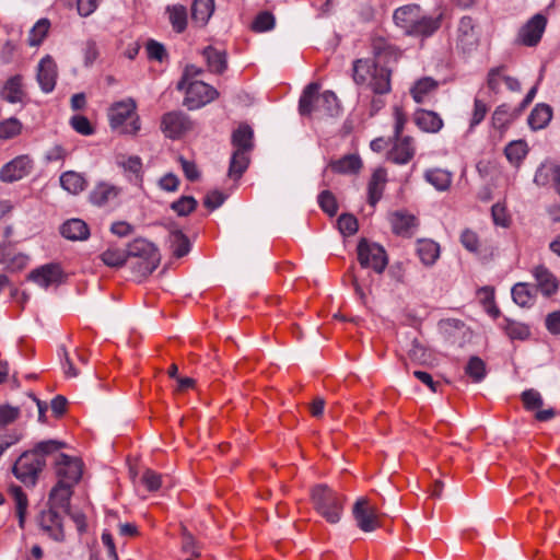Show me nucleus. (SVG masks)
Here are the masks:
<instances>
[{
	"mask_svg": "<svg viewBox=\"0 0 560 560\" xmlns=\"http://www.w3.org/2000/svg\"><path fill=\"white\" fill-rule=\"evenodd\" d=\"M522 401L525 409L530 411L538 410L544 404L539 392L533 388L526 389L522 393Z\"/></svg>",
	"mask_w": 560,
	"mask_h": 560,
	"instance_id": "obj_58",
	"label": "nucleus"
},
{
	"mask_svg": "<svg viewBox=\"0 0 560 560\" xmlns=\"http://www.w3.org/2000/svg\"><path fill=\"white\" fill-rule=\"evenodd\" d=\"M439 88V82L430 77H424L415 82L410 89L413 101L418 104L423 103Z\"/></svg>",
	"mask_w": 560,
	"mask_h": 560,
	"instance_id": "obj_32",
	"label": "nucleus"
},
{
	"mask_svg": "<svg viewBox=\"0 0 560 560\" xmlns=\"http://www.w3.org/2000/svg\"><path fill=\"white\" fill-rule=\"evenodd\" d=\"M456 49L463 54H471L480 44V30L471 16L459 19L454 37Z\"/></svg>",
	"mask_w": 560,
	"mask_h": 560,
	"instance_id": "obj_6",
	"label": "nucleus"
},
{
	"mask_svg": "<svg viewBox=\"0 0 560 560\" xmlns=\"http://www.w3.org/2000/svg\"><path fill=\"white\" fill-rule=\"evenodd\" d=\"M352 515L362 532L370 533L381 527L377 509L365 497H361L354 502Z\"/></svg>",
	"mask_w": 560,
	"mask_h": 560,
	"instance_id": "obj_11",
	"label": "nucleus"
},
{
	"mask_svg": "<svg viewBox=\"0 0 560 560\" xmlns=\"http://www.w3.org/2000/svg\"><path fill=\"white\" fill-rule=\"evenodd\" d=\"M20 417V408L10 405L0 406V428L13 423Z\"/></svg>",
	"mask_w": 560,
	"mask_h": 560,
	"instance_id": "obj_64",
	"label": "nucleus"
},
{
	"mask_svg": "<svg viewBox=\"0 0 560 560\" xmlns=\"http://www.w3.org/2000/svg\"><path fill=\"white\" fill-rule=\"evenodd\" d=\"M508 67L505 65L497 66L489 69L487 74L488 89L498 94L501 91V83L504 82Z\"/></svg>",
	"mask_w": 560,
	"mask_h": 560,
	"instance_id": "obj_47",
	"label": "nucleus"
},
{
	"mask_svg": "<svg viewBox=\"0 0 560 560\" xmlns=\"http://www.w3.org/2000/svg\"><path fill=\"white\" fill-rule=\"evenodd\" d=\"M39 526L42 532L51 539L56 541H62L65 539L62 520L56 510L49 509L42 512L39 517Z\"/></svg>",
	"mask_w": 560,
	"mask_h": 560,
	"instance_id": "obj_19",
	"label": "nucleus"
},
{
	"mask_svg": "<svg viewBox=\"0 0 560 560\" xmlns=\"http://www.w3.org/2000/svg\"><path fill=\"white\" fill-rule=\"evenodd\" d=\"M125 250L127 258L131 256L140 259L138 267L142 276L152 273L160 262V255L156 247L153 243L144 238L133 240Z\"/></svg>",
	"mask_w": 560,
	"mask_h": 560,
	"instance_id": "obj_5",
	"label": "nucleus"
},
{
	"mask_svg": "<svg viewBox=\"0 0 560 560\" xmlns=\"http://www.w3.org/2000/svg\"><path fill=\"white\" fill-rule=\"evenodd\" d=\"M184 105L189 110L199 109L219 97V92L202 81L186 83Z\"/></svg>",
	"mask_w": 560,
	"mask_h": 560,
	"instance_id": "obj_8",
	"label": "nucleus"
},
{
	"mask_svg": "<svg viewBox=\"0 0 560 560\" xmlns=\"http://www.w3.org/2000/svg\"><path fill=\"white\" fill-rule=\"evenodd\" d=\"M108 120L110 128L122 135L135 136L141 128L137 103L131 97L112 104L108 109Z\"/></svg>",
	"mask_w": 560,
	"mask_h": 560,
	"instance_id": "obj_3",
	"label": "nucleus"
},
{
	"mask_svg": "<svg viewBox=\"0 0 560 560\" xmlns=\"http://www.w3.org/2000/svg\"><path fill=\"white\" fill-rule=\"evenodd\" d=\"M492 219L495 225L508 228L511 223V218L506 208L501 203H495L491 208Z\"/></svg>",
	"mask_w": 560,
	"mask_h": 560,
	"instance_id": "obj_62",
	"label": "nucleus"
},
{
	"mask_svg": "<svg viewBox=\"0 0 560 560\" xmlns=\"http://www.w3.org/2000/svg\"><path fill=\"white\" fill-rule=\"evenodd\" d=\"M339 101L332 91L319 93V84L310 83L303 91L299 101V112L302 116L319 114L334 116L339 112Z\"/></svg>",
	"mask_w": 560,
	"mask_h": 560,
	"instance_id": "obj_2",
	"label": "nucleus"
},
{
	"mask_svg": "<svg viewBox=\"0 0 560 560\" xmlns=\"http://www.w3.org/2000/svg\"><path fill=\"white\" fill-rule=\"evenodd\" d=\"M416 253L424 266L431 267L439 259L441 247L431 238H419L416 243Z\"/></svg>",
	"mask_w": 560,
	"mask_h": 560,
	"instance_id": "obj_28",
	"label": "nucleus"
},
{
	"mask_svg": "<svg viewBox=\"0 0 560 560\" xmlns=\"http://www.w3.org/2000/svg\"><path fill=\"white\" fill-rule=\"evenodd\" d=\"M27 280L40 288L47 289L61 282L62 270L58 264H46L33 269L27 275Z\"/></svg>",
	"mask_w": 560,
	"mask_h": 560,
	"instance_id": "obj_18",
	"label": "nucleus"
},
{
	"mask_svg": "<svg viewBox=\"0 0 560 560\" xmlns=\"http://www.w3.org/2000/svg\"><path fill=\"white\" fill-rule=\"evenodd\" d=\"M370 48L373 56L371 59L376 60L380 65L381 62L386 66L389 62H398L402 57V50L381 35L371 36Z\"/></svg>",
	"mask_w": 560,
	"mask_h": 560,
	"instance_id": "obj_13",
	"label": "nucleus"
},
{
	"mask_svg": "<svg viewBox=\"0 0 560 560\" xmlns=\"http://www.w3.org/2000/svg\"><path fill=\"white\" fill-rule=\"evenodd\" d=\"M34 162L27 154H22L5 163L0 170V180L14 183L26 177L33 170Z\"/></svg>",
	"mask_w": 560,
	"mask_h": 560,
	"instance_id": "obj_14",
	"label": "nucleus"
},
{
	"mask_svg": "<svg viewBox=\"0 0 560 560\" xmlns=\"http://www.w3.org/2000/svg\"><path fill=\"white\" fill-rule=\"evenodd\" d=\"M416 142L410 136L393 138V145L387 153V159L394 164L405 165L416 154Z\"/></svg>",
	"mask_w": 560,
	"mask_h": 560,
	"instance_id": "obj_16",
	"label": "nucleus"
},
{
	"mask_svg": "<svg viewBox=\"0 0 560 560\" xmlns=\"http://www.w3.org/2000/svg\"><path fill=\"white\" fill-rule=\"evenodd\" d=\"M45 466V459L36 452L23 453L13 466V474L26 486H34L38 474Z\"/></svg>",
	"mask_w": 560,
	"mask_h": 560,
	"instance_id": "obj_7",
	"label": "nucleus"
},
{
	"mask_svg": "<svg viewBox=\"0 0 560 560\" xmlns=\"http://www.w3.org/2000/svg\"><path fill=\"white\" fill-rule=\"evenodd\" d=\"M50 28V22L48 19H40L32 27L28 35V44L31 46H38L42 44Z\"/></svg>",
	"mask_w": 560,
	"mask_h": 560,
	"instance_id": "obj_49",
	"label": "nucleus"
},
{
	"mask_svg": "<svg viewBox=\"0 0 560 560\" xmlns=\"http://www.w3.org/2000/svg\"><path fill=\"white\" fill-rule=\"evenodd\" d=\"M489 110V107L487 105V103L478 97L475 98L474 101V109H472V114H471V119H470V128H475L476 126H478L486 117L487 113Z\"/></svg>",
	"mask_w": 560,
	"mask_h": 560,
	"instance_id": "obj_60",
	"label": "nucleus"
},
{
	"mask_svg": "<svg viewBox=\"0 0 560 560\" xmlns=\"http://www.w3.org/2000/svg\"><path fill=\"white\" fill-rule=\"evenodd\" d=\"M10 493L15 502L16 514L19 517L20 526L23 527L24 517L26 514L27 505H28L27 497L24 493V491L22 490V488L19 486H12L10 488Z\"/></svg>",
	"mask_w": 560,
	"mask_h": 560,
	"instance_id": "obj_48",
	"label": "nucleus"
},
{
	"mask_svg": "<svg viewBox=\"0 0 560 560\" xmlns=\"http://www.w3.org/2000/svg\"><path fill=\"white\" fill-rule=\"evenodd\" d=\"M425 180L438 190L445 191L452 184V174L442 168H431L424 173Z\"/></svg>",
	"mask_w": 560,
	"mask_h": 560,
	"instance_id": "obj_41",
	"label": "nucleus"
},
{
	"mask_svg": "<svg viewBox=\"0 0 560 560\" xmlns=\"http://www.w3.org/2000/svg\"><path fill=\"white\" fill-rule=\"evenodd\" d=\"M22 124L16 118H9L0 122V140L12 139L21 133Z\"/></svg>",
	"mask_w": 560,
	"mask_h": 560,
	"instance_id": "obj_52",
	"label": "nucleus"
},
{
	"mask_svg": "<svg viewBox=\"0 0 560 560\" xmlns=\"http://www.w3.org/2000/svg\"><path fill=\"white\" fill-rule=\"evenodd\" d=\"M393 138L405 137L402 135L405 126L408 122V115L401 106L393 107Z\"/></svg>",
	"mask_w": 560,
	"mask_h": 560,
	"instance_id": "obj_50",
	"label": "nucleus"
},
{
	"mask_svg": "<svg viewBox=\"0 0 560 560\" xmlns=\"http://www.w3.org/2000/svg\"><path fill=\"white\" fill-rule=\"evenodd\" d=\"M182 550L183 552L196 558L200 557L201 555L200 548L197 545L194 536L187 530H184L182 535Z\"/></svg>",
	"mask_w": 560,
	"mask_h": 560,
	"instance_id": "obj_63",
	"label": "nucleus"
},
{
	"mask_svg": "<svg viewBox=\"0 0 560 560\" xmlns=\"http://www.w3.org/2000/svg\"><path fill=\"white\" fill-rule=\"evenodd\" d=\"M22 77L20 74L8 79L1 90V96L11 104L21 103L25 96L23 90Z\"/></svg>",
	"mask_w": 560,
	"mask_h": 560,
	"instance_id": "obj_31",
	"label": "nucleus"
},
{
	"mask_svg": "<svg viewBox=\"0 0 560 560\" xmlns=\"http://www.w3.org/2000/svg\"><path fill=\"white\" fill-rule=\"evenodd\" d=\"M101 260L108 267L119 268L127 261V253L119 247H108L101 254Z\"/></svg>",
	"mask_w": 560,
	"mask_h": 560,
	"instance_id": "obj_46",
	"label": "nucleus"
},
{
	"mask_svg": "<svg viewBox=\"0 0 560 560\" xmlns=\"http://www.w3.org/2000/svg\"><path fill=\"white\" fill-rule=\"evenodd\" d=\"M465 372L474 382H480L486 376V364L479 357H471L465 368Z\"/></svg>",
	"mask_w": 560,
	"mask_h": 560,
	"instance_id": "obj_51",
	"label": "nucleus"
},
{
	"mask_svg": "<svg viewBox=\"0 0 560 560\" xmlns=\"http://www.w3.org/2000/svg\"><path fill=\"white\" fill-rule=\"evenodd\" d=\"M192 121L185 113L172 110L165 113L161 118V131L168 139H179L192 129Z\"/></svg>",
	"mask_w": 560,
	"mask_h": 560,
	"instance_id": "obj_12",
	"label": "nucleus"
},
{
	"mask_svg": "<svg viewBox=\"0 0 560 560\" xmlns=\"http://www.w3.org/2000/svg\"><path fill=\"white\" fill-rule=\"evenodd\" d=\"M530 273L536 282L537 290L546 298L555 295L560 287L557 276L545 265L534 266Z\"/></svg>",
	"mask_w": 560,
	"mask_h": 560,
	"instance_id": "obj_17",
	"label": "nucleus"
},
{
	"mask_svg": "<svg viewBox=\"0 0 560 560\" xmlns=\"http://www.w3.org/2000/svg\"><path fill=\"white\" fill-rule=\"evenodd\" d=\"M352 80L357 85H366L374 94L392 91V70L371 58H359L352 62Z\"/></svg>",
	"mask_w": 560,
	"mask_h": 560,
	"instance_id": "obj_1",
	"label": "nucleus"
},
{
	"mask_svg": "<svg viewBox=\"0 0 560 560\" xmlns=\"http://www.w3.org/2000/svg\"><path fill=\"white\" fill-rule=\"evenodd\" d=\"M214 0H194L191 19L197 26H205L214 12Z\"/></svg>",
	"mask_w": 560,
	"mask_h": 560,
	"instance_id": "obj_33",
	"label": "nucleus"
},
{
	"mask_svg": "<svg viewBox=\"0 0 560 560\" xmlns=\"http://www.w3.org/2000/svg\"><path fill=\"white\" fill-rule=\"evenodd\" d=\"M413 120L419 129L429 133H436L444 126L443 119L438 113L422 108L415 113Z\"/></svg>",
	"mask_w": 560,
	"mask_h": 560,
	"instance_id": "obj_27",
	"label": "nucleus"
},
{
	"mask_svg": "<svg viewBox=\"0 0 560 560\" xmlns=\"http://www.w3.org/2000/svg\"><path fill=\"white\" fill-rule=\"evenodd\" d=\"M358 259L363 268H372L377 273H382L388 262L385 249L366 240H361L358 244Z\"/></svg>",
	"mask_w": 560,
	"mask_h": 560,
	"instance_id": "obj_9",
	"label": "nucleus"
},
{
	"mask_svg": "<svg viewBox=\"0 0 560 560\" xmlns=\"http://www.w3.org/2000/svg\"><path fill=\"white\" fill-rule=\"evenodd\" d=\"M202 55L207 61L209 71L213 73H222L226 69V55L212 46L203 49Z\"/></svg>",
	"mask_w": 560,
	"mask_h": 560,
	"instance_id": "obj_39",
	"label": "nucleus"
},
{
	"mask_svg": "<svg viewBox=\"0 0 560 560\" xmlns=\"http://www.w3.org/2000/svg\"><path fill=\"white\" fill-rule=\"evenodd\" d=\"M30 257L16 249L10 243L0 244V264L10 271H20L28 264Z\"/></svg>",
	"mask_w": 560,
	"mask_h": 560,
	"instance_id": "obj_24",
	"label": "nucleus"
},
{
	"mask_svg": "<svg viewBox=\"0 0 560 560\" xmlns=\"http://www.w3.org/2000/svg\"><path fill=\"white\" fill-rule=\"evenodd\" d=\"M318 205L320 209L329 217H334L338 212V203L336 197L329 190H324L319 194Z\"/></svg>",
	"mask_w": 560,
	"mask_h": 560,
	"instance_id": "obj_53",
	"label": "nucleus"
},
{
	"mask_svg": "<svg viewBox=\"0 0 560 560\" xmlns=\"http://www.w3.org/2000/svg\"><path fill=\"white\" fill-rule=\"evenodd\" d=\"M511 293L513 301L522 307H529L534 303L535 294L526 282L514 284Z\"/></svg>",
	"mask_w": 560,
	"mask_h": 560,
	"instance_id": "obj_43",
	"label": "nucleus"
},
{
	"mask_svg": "<svg viewBox=\"0 0 560 560\" xmlns=\"http://www.w3.org/2000/svg\"><path fill=\"white\" fill-rule=\"evenodd\" d=\"M548 20L541 13L533 15L517 31L515 42L525 47H536L546 31Z\"/></svg>",
	"mask_w": 560,
	"mask_h": 560,
	"instance_id": "obj_10",
	"label": "nucleus"
},
{
	"mask_svg": "<svg viewBox=\"0 0 560 560\" xmlns=\"http://www.w3.org/2000/svg\"><path fill=\"white\" fill-rule=\"evenodd\" d=\"M120 194V187L107 182H100L91 190L89 199L94 206L104 207L116 201Z\"/></svg>",
	"mask_w": 560,
	"mask_h": 560,
	"instance_id": "obj_22",
	"label": "nucleus"
},
{
	"mask_svg": "<svg viewBox=\"0 0 560 560\" xmlns=\"http://www.w3.org/2000/svg\"><path fill=\"white\" fill-rule=\"evenodd\" d=\"M61 187L72 195H78L86 187L85 178L74 171H68L60 176Z\"/></svg>",
	"mask_w": 560,
	"mask_h": 560,
	"instance_id": "obj_40",
	"label": "nucleus"
},
{
	"mask_svg": "<svg viewBox=\"0 0 560 560\" xmlns=\"http://www.w3.org/2000/svg\"><path fill=\"white\" fill-rule=\"evenodd\" d=\"M506 159L514 165H518L528 153L527 143L524 140L510 142L504 150Z\"/></svg>",
	"mask_w": 560,
	"mask_h": 560,
	"instance_id": "obj_45",
	"label": "nucleus"
},
{
	"mask_svg": "<svg viewBox=\"0 0 560 560\" xmlns=\"http://www.w3.org/2000/svg\"><path fill=\"white\" fill-rule=\"evenodd\" d=\"M329 167L339 174H357L362 167V161L359 155L348 154L339 160L331 161Z\"/></svg>",
	"mask_w": 560,
	"mask_h": 560,
	"instance_id": "obj_35",
	"label": "nucleus"
},
{
	"mask_svg": "<svg viewBox=\"0 0 560 560\" xmlns=\"http://www.w3.org/2000/svg\"><path fill=\"white\" fill-rule=\"evenodd\" d=\"M389 221L393 232L402 237H411L419 225V221L413 214L404 211L394 212Z\"/></svg>",
	"mask_w": 560,
	"mask_h": 560,
	"instance_id": "obj_23",
	"label": "nucleus"
},
{
	"mask_svg": "<svg viewBox=\"0 0 560 560\" xmlns=\"http://www.w3.org/2000/svg\"><path fill=\"white\" fill-rule=\"evenodd\" d=\"M145 50H147L148 58L151 60H156V61L162 62L167 57L165 47L161 43H159L154 39L148 40V43L145 45Z\"/></svg>",
	"mask_w": 560,
	"mask_h": 560,
	"instance_id": "obj_61",
	"label": "nucleus"
},
{
	"mask_svg": "<svg viewBox=\"0 0 560 560\" xmlns=\"http://www.w3.org/2000/svg\"><path fill=\"white\" fill-rule=\"evenodd\" d=\"M170 243L172 253L177 258L186 256L190 250L189 240L182 231H172L170 233Z\"/></svg>",
	"mask_w": 560,
	"mask_h": 560,
	"instance_id": "obj_44",
	"label": "nucleus"
},
{
	"mask_svg": "<svg viewBox=\"0 0 560 560\" xmlns=\"http://www.w3.org/2000/svg\"><path fill=\"white\" fill-rule=\"evenodd\" d=\"M56 474L58 482L74 486L82 476V463L75 457L59 454L56 458Z\"/></svg>",
	"mask_w": 560,
	"mask_h": 560,
	"instance_id": "obj_15",
	"label": "nucleus"
},
{
	"mask_svg": "<svg viewBox=\"0 0 560 560\" xmlns=\"http://www.w3.org/2000/svg\"><path fill=\"white\" fill-rule=\"evenodd\" d=\"M233 151L252 152L254 149V132L248 125H241L232 133Z\"/></svg>",
	"mask_w": 560,
	"mask_h": 560,
	"instance_id": "obj_30",
	"label": "nucleus"
},
{
	"mask_svg": "<svg viewBox=\"0 0 560 560\" xmlns=\"http://www.w3.org/2000/svg\"><path fill=\"white\" fill-rule=\"evenodd\" d=\"M60 233L70 241H85L90 236V229L84 221L70 219L60 226Z\"/></svg>",
	"mask_w": 560,
	"mask_h": 560,
	"instance_id": "obj_29",
	"label": "nucleus"
},
{
	"mask_svg": "<svg viewBox=\"0 0 560 560\" xmlns=\"http://www.w3.org/2000/svg\"><path fill=\"white\" fill-rule=\"evenodd\" d=\"M250 163V152L233 151L228 176L237 180L246 172Z\"/></svg>",
	"mask_w": 560,
	"mask_h": 560,
	"instance_id": "obj_37",
	"label": "nucleus"
},
{
	"mask_svg": "<svg viewBox=\"0 0 560 560\" xmlns=\"http://www.w3.org/2000/svg\"><path fill=\"white\" fill-rule=\"evenodd\" d=\"M72 487L67 483L57 482L49 494L50 509L67 510L72 495Z\"/></svg>",
	"mask_w": 560,
	"mask_h": 560,
	"instance_id": "obj_34",
	"label": "nucleus"
},
{
	"mask_svg": "<svg viewBox=\"0 0 560 560\" xmlns=\"http://www.w3.org/2000/svg\"><path fill=\"white\" fill-rule=\"evenodd\" d=\"M443 13L436 16L423 15L422 13L416 21L408 36L427 39L433 36L442 26Z\"/></svg>",
	"mask_w": 560,
	"mask_h": 560,
	"instance_id": "obj_21",
	"label": "nucleus"
},
{
	"mask_svg": "<svg viewBox=\"0 0 560 560\" xmlns=\"http://www.w3.org/2000/svg\"><path fill=\"white\" fill-rule=\"evenodd\" d=\"M552 118V108L547 104H537L528 116V125L532 129L545 128Z\"/></svg>",
	"mask_w": 560,
	"mask_h": 560,
	"instance_id": "obj_38",
	"label": "nucleus"
},
{
	"mask_svg": "<svg viewBox=\"0 0 560 560\" xmlns=\"http://www.w3.org/2000/svg\"><path fill=\"white\" fill-rule=\"evenodd\" d=\"M275 26V16L267 11L260 12L252 24V30L261 33L272 30Z\"/></svg>",
	"mask_w": 560,
	"mask_h": 560,
	"instance_id": "obj_56",
	"label": "nucleus"
},
{
	"mask_svg": "<svg viewBox=\"0 0 560 560\" xmlns=\"http://www.w3.org/2000/svg\"><path fill=\"white\" fill-rule=\"evenodd\" d=\"M422 13L421 7L418 4H407L397 8L394 11L393 20L396 26L401 28L408 36L409 31L413 27L416 21Z\"/></svg>",
	"mask_w": 560,
	"mask_h": 560,
	"instance_id": "obj_25",
	"label": "nucleus"
},
{
	"mask_svg": "<svg viewBox=\"0 0 560 560\" xmlns=\"http://www.w3.org/2000/svg\"><path fill=\"white\" fill-rule=\"evenodd\" d=\"M58 71L55 60L50 56L44 57L37 66V82L45 93H50L57 82Z\"/></svg>",
	"mask_w": 560,
	"mask_h": 560,
	"instance_id": "obj_20",
	"label": "nucleus"
},
{
	"mask_svg": "<svg viewBox=\"0 0 560 560\" xmlns=\"http://www.w3.org/2000/svg\"><path fill=\"white\" fill-rule=\"evenodd\" d=\"M165 12L172 25V28L178 34L183 33L187 27L188 21L186 7L183 4L167 5Z\"/></svg>",
	"mask_w": 560,
	"mask_h": 560,
	"instance_id": "obj_36",
	"label": "nucleus"
},
{
	"mask_svg": "<svg viewBox=\"0 0 560 560\" xmlns=\"http://www.w3.org/2000/svg\"><path fill=\"white\" fill-rule=\"evenodd\" d=\"M502 329L512 340H525L529 337L530 330L529 327L523 323H518L512 320L508 317L503 318V323L501 324Z\"/></svg>",
	"mask_w": 560,
	"mask_h": 560,
	"instance_id": "obj_42",
	"label": "nucleus"
},
{
	"mask_svg": "<svg viewBox=\"0 0 560 560\" xmlns=\"http://www.w3.org/2000/svg\"><path fill=\"white\" fill-rule=\"evenodd\" d=\"M338 229L343 235H353L357 233L359 224L358 220L352 214H341L337 221Z\"/></svg>",
	"mask_w": 560,
	"mask_h": 560,
	"instance_id": "obj_59",
	"label": "nucleus"
},
{
	"mask_svg": "<svg viewBox=\"0 0 560 560\" xmlns=\"http://www.w3.org/2000/svg\"><path fill=\"white\" fill-rule=\"evenodd\" d=\"M197 207V200L190 196H183L178 200L174 201L171 208L178 215H188L191 213Z\"/></svg>",
	"mask_w": 560,
	"mask_h": 560,
	"instance_id": "obj_55",
	"label": "nucleus"
},
{
	"mask_svg": "<svg viewBox=\"0 0 560 560\" xmlns=\"http://www.w3.org/2000/svg\"><path fill=\"white\" fill-rule=\"evenodd\" d=\"M315 510L329 523H338L343 510V499L334 490L319 485L312 490Z\"/></svg>",
	"mask_w": 560,
	"mask_h": 560,
	"instance_id": "obj_4",
	"label": "nucleus"
},
{
	"mask_svg": "<svg viewBox=\"0 0 560 560\" xmlns=\"http://www.w3.org/2000/svg\"><path fill=\"white\" fill-rule=\"evenodd\" d=\"M492 126L497 129L505 128L511 121L510 108L508 105H499L491 117Z\"/></svg>",
	"mask_w": 560,
	"mask_h": 560,
	"instance_id": "obj_57",
	"label": "nucleus"
},
{
	"mask_svg": "<svg viewBox=\"0 0 560 560\" xmlns=\"http://www.w3.org/2000/svg\"><path fill=\"white\" fill-rule=\"evenodd\" d=\"M386 183V170L384 167H377L374 170L368 184V202L370 206L375 207L382 199Z\"/></svg>",
	"mask_w": 560,
	"mask_h": 560,
	"instance_id": "obj_26",
	"label": "nucleus"
},
{
	"mask_svg": "<svg viewBox=\"0 0 560 560\" xmlns=\"http://www.w3.org/2000/svg\"><path fill=\"white\" fill-rule=\"evenodd\" d=\"M408 357L416 363L424 364L429 361L431 355L428 349L417 339H415L412 340L410 348L408 350Z\"/></svg>",
	"mask_w": 560,
	"mask_h": 560,
	"instance_id": "obj_54",
	"label": "nucleus"
}]
</instances>
